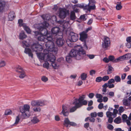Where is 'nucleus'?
<instances>
[{
	"mask_svg": "<svg viewBox=\"0 0 131 131\" xmlns=\"http://www.w3.org/2000/svg\"><path fill=\"white\" fill-rule=\"evenodd\" d=\"M63 115L65 116H67L69 114V113L67 111V107L65 105H63L62 106V112Z\"/></svg>",
	"mask_w": 131,
	"mask_h": 131,
	"instance_id": "nucleus-19",
	"label": "nucleus"
},
{
	"mask_svg": "<svg viewBox=\"0 0 131 131\" xmlns=\"http://www.w3.org/2000/svg\"><path fill=\"white\" fill-rule=\"evenodd\" d=\"M38 57L40 59L43 60L45 61H48L47 60L48 56H50V54H45L42 53H36Z\"/></svg>",
	"mask_w": 131,
	"mask_h": 131,
	"instance_id": "nucleus-12",
	"label": "nucleus"
},
{
	"mask_svg": "<svg viewBox=\"0 0 131 131\" xmlns=\"http://www.w3.org/2000/svg\"><path fill=\"white\" fill-rule=\"evenodd\" d=\"M95 5H91L88 4L85 6L84 10H87L88 11H90L91 10H94L95 9Z\"/></svg>",
	"mask_w": 131,
	"mask_h": 131,
	"instance_id": "nucleus-15",
	"label": "nucleus"
},
{
	"mask_svg": "<svg viewBox=\"0 0 131 131\" xmlns=\"http://www.w3.org/2000/svg\"><path fill=\"white\" fill-rule=\"evenodd\" d=\"M69 38V40L70 41L74 42L78 39V36L77 34L71 32L70 33Z\"/></svg>",
	"mask_w": 131,
	"mask_h": 131,
	"instance_id": "nucleus-10",
	"label": "nucleus"
},
{
	"mask_svg": "<svg viewBox=\"0 0 131 131\" xmlns=\"http://www.w3.org/2000/svg\"><path fill=\"white\" fill-rule=\"evenodd\" d=\"M127 116L125 114H123L122 116V118L123 121L124 122L126 120H127Z\"/></svg>",
	"mask_w": 131,
	"mask_h": 131,
	"instance_id": "nucleus-47",
	"label": "nucleus"
},
{
	"mask_svg": "<svg viewBox=\"0 0 131 131\" xmlns=\"http://www.w3.org/2000/svg\"><path fill=\"white\" fill-rule=\"evenodd\" d=\"M25 53L28 54L29 57H30L31 58H33V54L32 53V51L29 48H25L24 51Z\"/></svg>",
	"mask_w": 131,
	"mask_h": 131,
	"instance_id": "nucleus-16",
	"label": "nucleus"
},
{
	"mask_svg": "<svg viewBox=\"0 0 131 131\" xmlns=\"http://www.w3.org/2000/svg\"><path fill=\"white\" fill-rule=\"evenodd\" d=\"M115 82V80L114 79H110L108 81V83L109 84H112L114 83Z\"/></svg>",
	"mask_w": 131,
	"mask_h": 131,
	"instance_id": "nucleus-56",
	"label": "nucleus"
},
{
	"mask_svg": "<svg viewBox=\"0 0 131 131\" xmlns=\"http://www.w3.org/2000/svg\"><path fill=\"white\" fill-rule=\"evenodd\" d=\"M46 41L48 40V41L46 42L45 44L46 48L48 50L52 51L54 49L55 46L54 43L51 41H53L54 40H53L51 36H46Z\"/></svg>",
	"mask_w": 131,
	"mask_h": 131,
	"instance_id": "nucleus-6",
	"label": "nucleus"
},
{
	"mask_svg": "<svg viewBox=\"0 0 131 131\" xmlns=\"http://www.w3.org/2000/svg\"><path fill=\"white\" fill-rule=\"evenodd\" d=\"M49 25V24L46 21H44L39 24L38 29L41 32V35L38 36V40L40 41H46V35H48V32L46 28Z\"/></svg>",
	"mask_w": 131,
	"mask_h": 131,
	"instance_id": "nucleus-2",
	"label": "nucleus"
},
{
	"mask_svg": "<svg viewBox=\"0 0 131 131\" xmlns=\"http://www.w3.org/2000/svg\"><path fill=\"white\" fill-rule=\"evenodd\" d=\"M6 63L4 60H1L0 61V67H3L5 66Z\"/></svg>",
	"mask_w": 131,
	"mask_h": 131,
	"instance_id": "nucleus-37",
	"label": "nucleus"
},
{
	"mask_svg": "<svg viewBox=\"0 0 131 131\" xmlns=\"http://www.w3.org/2000/svg\"><path fill=\"white\" fill-rule=\"evenodd\" d=\"M66 61L68 62H70L71 61V59L70 57V56H66Z\"/></svg>",
	"mask_w": 131,
	"mask_h": 131,
	"instance_id": "nucleus-57",
	"label": "nucleus"
},
{
	"mask_svg": "<svg viewBox=\"0 0 131 131\" xmlns=\"http://www.w3.org/2000/svg\"><path fill=\"white\" fill-rule=\"evenodd\" d=\"M8 17L10 20H12L15 17L14 12L13 11L10 12L9 14Z\"/></svg>",
	"mask_w": 131,
	"mask_h": 131,
	"instance_id": "nucleus-21",
	"label": "nucleus"
},
{
	"mask_svg": "<svg viewBox=\"0 0 131 131\" xmlns=\"http://www.w3.org/2000/svg\"><path fill=\"white\" fill-rule=\"evenodd\" d=\"M122 5L121 2H118L116 3V8L117 10H120L122 9Z\"/></svg>",
	"mask_w": 131,
	"mask_h": 131,
	"instance_id": "nucleus-23",
	"label": "nucleus"
},
{
	"mask_svg": "<svg viewBox=\"0 0 131 131\" xmlns=\"http://www.w3.org/2000/svg\"><path fill=\"white\" fill-rule=\"evenodd\" d=\"M106 115L107 117H111V116L112 115H113V114L112 112L110 111H107L106 112Z\"/></svg>",
	"mask_w": 131,
	"mask_h": 131,
	"instance_id": "nucleus-39",
	"label": "nucleus"
},
{
	"mask_svg": "<svg viewBox=\"0 0 131 131\" xmlns=\"http://www.w3.org/2000/svg\"><path fill=\"white\" fill-rule=\"evenodd\" d=\"M27 37V36L25 34L24 32L23 31H22L20 33L19 36V38L20 39L23 40L25 38Z\"/></svg>",
	"mask_w": 131,
	"mask_h": 131,
	"instance_id": "nucleus-24",
	"label": "nucleus"
},
{
	"mask_svg": "<svg viewBox=\"0 0 131 131\" xmlns=\"http://www.w3.org/2000/svg\"><path fill=\"white\" fill-rule=\"evenodd\" d=\"M118 110H117L116 109H114L113 110V117H115L116 116V114L118 113Z\"/></svg>",
	"mask_w": 131,
	"mask_h": 131,
	"instance_id": "nucleus-51",
	"label": "nucleus"
},
{
	"mask_svg": "<svg viewBox=\"0 0 131 131\" xmlns=\"http://www.w3.org/2000/svg\"><path fill=\"white\" fill-rule=\"evenodd\" d=\"M41 80L45 82L48 81V79L46 76H43L42 77Z\"/></svg>",
	"mask_w": 131,
	"mask_h": 131,
	"instance_id": "nucleus-46",
	"label": "nucleus"
},
{
	"mask_svg": "<svg viewBox=\"0 0 131 131\" xmlns=\"http://www.w3.org/2000/svg\"><path fill=\"white\" fill-rule=\"evenodd\" d=\"M102 80V78L101 77H99L96 79V81L97 82H100Z\"/></svg>",
	"mask_w": 131,
	"mask_h": 131,
	"instance_id": "nucleus-53",
	"label": "nucleus"
},
{
	"mask_svg": "<svg viewBox=\"0 0 131 131\" xmlns=\"http://www.w3.org/2000/svg\"><path fill=\"white\" fill-rule=\"evenodd\" d=\"M30 47L33 51L36 52L41 51L43 49L42 46L37 43H33L31 46Z\"/></svg>",
	"mask_w": 131,
	"mask_h": 131,
	"instance_id": "nucleus-8",
	"label": "nucleus"
},
{
	"mask_svg": "<svg viewBox=\"0 0 131 131\" xmlns=\"http://www.w3.org/2000/svg\"><path fill=\"white\" fill-rule=\"evenodd\" d=\"M108 95L111 97H112L114 96V93L113 92H110L108 93Z\"/></svg>",
	"mask_w": 131,
	"mask_h": 131,
	"instance_id": "nucleus-61",
	"label": "nucleus"
},
{
	"mask_svg": "<svg viewBox=\"0 0 131 131\" xmlns=\"http://www.w3.org/2000/svg\"><path fill=\"white\" fill-rule=\"evenodd\" d=\"M31 121L34 123H36L39 121V120L36 117H34L31 120Z\"/></svg>",
	"mask_w": 131,
	"mask_h": 131,
	"instance_id": "nucleus-40",
	"label": "nucleus"
},
{
	"mask_svg": "<svg viewBox=\"0 0 131 131\" xmlns=\"http://www.w3.org/2000/svg\"><path fill=\"white\" fill-rule=\"evenodd\" d=\"M15 70L16 72L19 73V77L20 78H24L26 76L25 72L21 66H17L15 68Z\"/></svg>",
	"mask_w": 131,
	"mask_h": 131,
	"instance_id": "nucleus-7",
	"label": "nucleus"
},
{
	"mask_svg": "<svg viewBox=\"0 0 131 131\" xmlns=\"http://www.w3.org/2000/svg\"><path fill=\"white\" fill-rule=\"evenodd\" d=\"M51 31L53 34H57V27H56L53 28L52 29Z\"/></svg>",
	"mask_w": 131,
	"mask_h": 131,
	"instance_id": "nucleus-33",
	"label": "nucleus"
},
{
	"mask_svg": "<svg viewBox=\"0 0 131 131\" xmlns=\"http://www.w3.org/2000/svg\"><path fill=\"white\" fill-rule=\"evenodd\" d=\"M80 39L83 41L87 37L86 33L85 31H83L80 34Z\"/></svg>",
	"mask_w": 131,
	"mask_h": 131,
	"instance_id": "nucleus-17",
	"label": "nucleus"
},
{
	"mask_svg": "<svg viewBox=\"0 0 131 131\" xmlns=\"http://www.w3.org/2000/svg\"><path fill=\"white\" fill-rule=\"evenodd\" d=\"M87 77V74L86 73H83L81 75V78L83 80H85Z\"/></svg>",
	"mask_w": 131,
	"mask_h": 131,
	"instance_id": "nucleus-32",
	"label": "nucleus"
},
{
	"mask_svg": "<svg viewBox=\"0 0 131 131\" xmlns=\"http://www.w3.org/2000/svg\"><path fill=\"white\" fill-rule=\"evenodd\" d=\"M70 18L71 20H73L76 19V17L74 12L72 11L71 12Z\"/></svg>",
	"mask_w": 131,
	"mask_h": 131,
	"instance_id": "nucleus-29",
	"label": "nucleus"
},
{
	"mask_svg": "<svg viewBox=\"0 0 131 131\" xmlns=\"http://www.w3.org/2000/svg\"><path fill=\"white\" fill-rule=\"evenodd\" d=\"M5 2L3 0H0V13L3 12L4 10Z\"/></svg>",
	"mask_w": 131,
	"mask_h": 131,
	"instance_id": "nucleus-18",
	"label": "nucleus"
},
{
	"mask_svg": "<svg viewBox=\"0 0 131 131\" xmlns=\"http://www.w3.org/2000/svg\"><path fill=\"white\" fill-rule=\"evenodd\" d=\"M22 45L24 48L30 47V45L28 44L26 41H24L22 42Z\"/></svg>",
	"mask_w": 131,
	"mask_h": 131,
	"instance_id": "nucleus-35",
	"label": "nucleus"
},
{
	"mask_svg": "<svg viewBox=\"0 0 131 131\" xmlns=\"http://www.w3.org/2000/svg\"><path fill=\"white\" fill-rule=\"evenodd\" d=\"M18 23L20 26H22L23 27L24 25H26L25 24L23 23V20L21 19L18 20Z\"/></svg>",
	"mask_w": 131,
	"mask_h": 131,
	"instance_id": "nucleus-41",
	"label": "nucleus"
},
{
	"mask_svg": "<svg viewBox=\"0 0 131 131\" xmlns=\"http://www.w3.org/2000/svg\"><path fill=\"white\" fill-rule=\"evenodd\" d=\"M95 72L96 71L95 70H92L90 71V75H93L95 74Z\"/></svg>",
	"mask_w": 131,
	"mask_h": 131,
	"instance_id": "nucleus-59",
	"label": "nucleus"
},
{
	"mask_svg": "<svg viewBox=\"0 0 131 131\" xmlns=\"http://www.w3.org/2000/svg\"><path fill=\"white\" fill-rule=\"evenodd\" d=\"M74 7H75V8H83L84 9L85 6L82 3L81 4H78L74 5Z\"/></svg>",
	"mask_w": 131,
	"mask_h": 131,
	"instance_id": "nucleus-28",
	"label": "nucleus"
},
{
	"mask_svg": "<svg viewBox=\"0 0 131 131\" xmlns=\"http://www.w3.org/2000/svg\"><path fill=\"white\" fill-rule=\"evenodd\" d=\"M20 119V116L19 115H18L16 116L15 119V122L13 124V125H15L18 124Z\"/></svg>",
	"mask_w": 131,
	"mask_h": 131,
	"instance_id": "nucleus-26",
	"label": "nucleus"
},
{
	"mask_svg": "<svg viewBox=\"0 0 131 131\" xmlns=\"http://www.w3.org/2000/svg\"><path fill=\"white\" fill-rule=\"evenodd\" d=\"M62 36L60 38L58 37V46L60 47L62 46L64 42V41L62 39Z\"/></svg>",
	"mask_w": 131,
	"mask_h": 131,
	"instance_id": "nucleus-20",
	"label": "nucleus"
},
{
	"mask_svg": "<svg viewBox=\"0 0 131 131\" xmlns=\"http://www.w3.org/2000/svg\"><path fill=\"white\" fill-rule=\"evenodd\" d=\"M109 61H112L113 62H114L115 60L114 57L113 56H110L109 57Z\"/></svg>",
	"mask_w": 131,
	"mask_h": 131,
	"instance_id": "nucleus-43",
	"label": "nucleus"
},
{
	"mask_svg": "<svg viewBox=\"0 0 131 131\" xmlns=\"http://www.w3.org/2000/svg\"><path fill=\"white\" fill-rule=\"evenodd\" d=\"M126 41L127 42H131V36L126 38Z\"/></svg>",
	"mask_w": 131,
	"mask_h": 131,
	"instance_id": "nucleus-64",
	"label": "nucleus"
},
{
	"mask_svg": "<svg viewBox=\"0 0 131 131\" xmlns=\"http://www.w3.org/2000/svg\"><path fill=\"white\" fill-rule=\"evenodd\" d=\"M103 107V104L102 103H100L98 106V108L100 109H102Z\"/></svg>",
	"mask_w": 131,
	"mask_h": 131,
	"instance_id": "nucleus-62",
	"label": "nucleus"
},
{
	"mask_svg": "<svg viewBox=\"0 0 131 131\" xmlns=\"http://www.w3.org/2000/svg\"><path fill=\"white\" fill-rule=\"evenodd\" d=\"M113 70V68L111 66H109L108 67V69L107 70V74H109L111 73Z\"/></svg>",
	"mask_w": 131,
	"mask_h": 131,
	"instance_id": "nucleus-36",
	"label": "nucleus"
},
{
	"mask_svg": "<svg viewBox=\"0 0 131 131\" xmlns=\"http://www.w3.org/2000/svg\"><path fill=\"white\" fill-rule=\"evenodd\" d=\"M96 98L99 99L102 98L103 97L102 95L101 94L97 93L96 94Z\"/></svg>",
	"mask_w": 131,
	"mask_h": 131,
	"instance_id": "nucleus-60",
	"label": "nucleus"
},
{
	"mask_svg": "<svg viewBox=\"0 0 131 131\" xmlns=\"http://www.w3.org/2000/svg\"><path fill=\"white\" fill-rule=\"evenodd\" d=\"M47 103L46 102L41 100H34L31 102V104L32 106L34 107L32 108V110L35 112H39L41 108L38 106H43Z\"/></svg>",
	"mask_w": 131,
	"mask_h": 131,
	"instance_id": "nucleus-4",
	"label": "nucleus"
},
{
	"mask_svg": "<svg viewBox=\"0 0 131 131\" xmlns=\"http://www.w3.org/2000/svg\"><path fill=\"white\" fill-rule=\"evenodd\" d=\"M80 18L81 20L83 21H85L86 19V18H85V15H82L81 16Z\"/></svg>",
	"mask_w": 131,
	"mask_h": 131,
	"instance_id": "nucleus-54",
	"label": "nucleus"
},
{
	"mask_svg": "<svg viewBox=\"0 0 131 131\" xmlns=\"http://www.w3.org/2000/svg\"><path fill=\"white\" fill-rule=\"evenodd\" d=\"M85 97V95H83L80 96L78 99H75L72 103V104L75 105V106L70 108V112H73L75 111L77 108L81 107L83 105H87V101L86 100H84Z\"/></svg>",
	"mask_w": 131,
	"mask_h": 131,
	"instance_id": "nucleus-3",
	"label": "nucleus"
},
{
	"mask_svg": "<svg viewBox=\"0 0 131 131\" xmlns=\"http://www.w3.org/2000/svg\"><path fill=\"white\" fill-rule=\"evenodd\" d=\"M12 113V111L10 110H6L5 113V114L6 115H9Z\"/></svg>",
	"mask_w": 131,
	"mask_h": 131,
	"instance_id": "nucleus-42",
	"label": "nucleus"
},
{
	"mask_svg": "<svg viewBox=\"0 0 131 131\" xmlns=\"http://www.w3.org/2000/svg\"><path fill=\"white\" fill-rule=\"evenodd\" d=\"M43 67L44 68L48 69L49 68V63L47 62H46L43 64Z\"/></svg>",
	"mask_w": 131,
	"mask_h": 131,
	"instance_id": "nucleus-45",
	"label": "nucleus"
},
{
	"mask_svg": "<svg viewBox=\"0 0 131 131\" xmlns=\"http://www.w3.org/2000/svg\"><path fill=\"white\" fill-rule=\"evenodd\" d=\"M109 79V77L108 76H105L102 78V80L105 81L108 80Z\"/></svg>",
	"mask_w": 131,
	"mask_h": 131,
	"instance_id": "nucleus-49",
	"label": "nucleus"
},
{
	"mask_svg": "<svg viewBox=\"0 0 131 131\" xmlns=\"http://www.w3.org/2000/svg\"><path fill=\"white\" fill-rule=\"evenodd\" d=\"M86 56L84 58H83V59L85 58H86L87 57H88L90 59H92L94 57V56L93 54H86Z\"/></svg>",
	"mask_w": 131,
	"mask_h": 131,
	"instance_id": "nucleus-44",
	"label": "nucleus"
},
{
	"mask_svg": "<svg viewBox=\"0 0 131 131\" xmlns=\"http://www.w3.org/2000/svg\"><path fill=\"white\" fill-rule=\"evenodd\" d=\"M124 57H125L124 55L121 56L117 59H115L114 61L117 62L120 61H123L125 60Z\"/></svg>",
	"mask_w": 131,
	"mask_h": 131,
	"instance_id": "nucleus-25",
	"label": "nucleus"
},
{
	"mask_svg": "<svg viewBox=\"0 0 131 131\" xmlns=\"http://www.w3.org/2000/svg\"><path fill=\"white\" fill-rule=\"evenodd\" d=\"M107 128L110 130H112L113 129L114 127L111 124H108L107 127Z\"/></svg>",
	"mask_w": 131,
	"mask_h": 131,
	"instance_id": "nucleus-55",
	"label": "nucleus"
},
{
	"mask_svg": "<svg viewBox=\"0 0 131 131\" xmlns=\"http://www.w3.org/2000/svg\"><path fill=\"white\" fill-rule=\"evenodd\" d=\"M96 3V1L94 0H89V4L91 5H95Z\"/></svg>",
	"mask_w": 131,
	"mask_h": 131,
	"instance_id": "nucleus-48",
	"label": "nucleus"
},
{
	"mask_svg": "<svg viewBox=\"0 0 131 131\" xmlns=\"http://www.w3.org/2000/svg\"><path fill=\"white\" fill-rule=\"evenodd\" d=\"M124 111V109L122 106H120L118 109V111L119 113H122Z\"/></svg>",
	"mask_w": 131,
	"mask_h": 131,
	"instance_id": "nucleus-52",
	"label": "nucleus"
},
{
	"mask_svg": "<svg viewBox=\"0 0 131 131\" xmlns=\"http://www.w3.org/2000/svg\"><path fill=\"white\" fill-rule=\"evenodd\" d=\"M114 122L117 124L120 123L121 122V119L119 116L116 117L114 120Z\"/></svg>",
	"mask_w": 131,
	"mask_h": 131,
	"instance_id": "nucleus-31",
	"label": "nucleus"
},
{
	"mask_svg": "<svg viewBox=\"0 0 131 131\" xmlns=\"http://www.w3.org/2000/svg\"><path fill=\"white\" fill-rule=\"evenodd\" d=\"M97 115L99 117H102L103 116V112H99L97 113Z\"/></svg>",
	"mask_w": 131,
	"mask_h": 131,
	"instance_id": "nucleus-58",
	"label": "nucleus"
},
{
	"mask_svg": "<svg viewBox=\"0 0 131 131\" xmlns=\"http://www.w3.org/2000/svg\"><path fill=\"white\" fill-rule=\"evenodd\" d=\"M104 42L102 43V47L103 48H106L109 46L110 41L109 38L105 37L104 38Z\"/></svg>",
	"mask_w": 131,
	"mask_h": 131,
	"instance_id": "nucleus-13",
	"label": "nucleus"
},
{
	"mask_svg": "<svg viewBox=\"0 0 131 131\" xmlns=\"http://www.w3.org/2000/svg\"><path fill=\"white\" fill-rule=\"evenodd\" d=\"M114 80L117 82H120L121 81V79L120 77L118 76H116L114 78Z\"/></svg>",
	"mask_w": 131,
	"mask_h": 131,
	"instance_id": "nucleus-34",
	"label": "nucleus"
},
{
	"mask_svg": "<svg viewBox=\"0 0 131 131\" xmlns=\"http://www.w3.org/2000/svg\"><path fill=\"white\" fill-rule=\"evenodd\" d=\"M41 17L44 20H48L50 18V15L48 14L44 15H42Z\"/></svg>",
	"mask_w": 131,
	"mask_h": 131,
	"instance_id": "nucleus-27",
	"label": "nucleus"
},
{
	"mask_svg": "<svg viewBox=\"0 0 131 131\" xmlns=\"http://www.w3.org/2000/svg\"><path fill=\"white\" fill-rule=\"evenodd\" d=\"M30 106L27 104H25L20 107L19 109L21 113V116L23 118H26L31 115L30 111Z\"/></svg>",
	"mask_w": 131,
	"mask_h": 131,
	"instance_id": "nucleus-5",
	"label": "nucleus"
},
{
	"mask_svg": "<svg viewBox=\"0 0 131 131\" xmlns=\"http://www.w3.org/2000/svg\"><path fill=\"white\" fill-rule=\"evenodd\" d=\"M71 57H75L77 60H79L84 58L86 56V51L81 46L78 45L75 49L72 50L69 54Z\"/></svg>",
	"mask_w": 131,
	"mask_h": 131,
	"instance_id": "nucleus-1",
	"label": "nucleus"
},
{
	"mask_svg": "<svg viewBox=\"0 0 131 131\" xmlns=\"http://www.w3.org/2000/svg\"><path fill=\"white\" fill-rule=\"evenodd\" d=\"M90 115L93 117H96L97 116V113L95 112H92L91 113Z\"/></svg>",
	"mask_w": 131,
	"mask_h": 131,
	"instance_id": "nucleus-50",
	"label": "nucleus"
},
{
	"mask_svg": "<svg viewBox=\"0 0 131 131\" xmlns=\"http://www.w3.org/2000/svg\"><path fill=\"white\" fill-rule=\"evenodd\" d=\"M59 10L60 11L59 16L60 18H65L66 15L68 14V10L65 9L59 8Z\"/></svg>",
	"mask_w": 131,
	"mask_h": 131,
	"instance_id": "nucleus-11",
	"label": "nucleus"
},
{
	"mask_svg": "<svg viewBox=\"0 0 131 131\" xmlns=\"http://www.w3.org/2000/svg\"><path fill=\"white\" fill-rule=\"evenodd\" d=\"M24 30L26 31L27 33L30 34L31 32V30L30 28L27 26L26 25H24L23 27Z\"/></svg>",
	"mask_w": 131,
	"mask_h": 131,
	"instance_id": "nucleus-30",
	"label": "nucleus"
},
{
	"mask_svg": "<svg viewBox=\"0 0 131 131\" xmlns=\"http://www.w3.org/2000/svg\"><path fill=\"white\" fill-rule=\"evenodd\" d=\"M55 60V56L51 53H50V56H48L47 60L48 61H50L52 62L51 64L53 68L54 69H57V64L54 62Z\"/></svg>",
	"mask_w": 131,
	"mask_h": 131,
	"instance_id": "nucleus-9",
	"label": "nucleus"
},
{
	"mask_svg": "<svg viewBox=\"0 0 131 131\" xmlns=\"http://www.w3.org/2000/svg\"><path fill=\"white\" fill-rule=\"evenodd\" d=\"M123 104L125 106H129L130 105V102L127 99H124L123 100Z\"/></svg>",
	"mask_w": 131,
	"mask_h": 131,
	"instance_id": "nucleus-22",
	"label": "nucleus"
},
{
	"mask_svg": "<svg viewBox=\"0 0 131 131\" xmlns=\"http://www.w3.org/2000/svg\"><path fill=\"white\" fill-rule=\"evenodd\" d=\"M125 60L130 59L131 58V54L127 53L124 55Z\"/></svg>",
	"mask_w": 131,
	"mask_h": 131,
	"instance_id": "nucleus-38",
	"label": "nucleus"
},
{
	"mask_svg": "<svg viewBox=\"0 0 131 131\" xmlns=\"http://www.w3.org/2000/svg\"><path fill=\"white\" fill-rule=\"evenodd\" d=\"M64 125L66 127H68L69 125L72 126H74L77 125V124L73 122L70 121L68 118H65L64 121Z\"/></svg>",
	"mask_w": 131,
	"mask_h": 131,
	"instance_id": "nucleus-14",
	"label": "nucleus"
},
{
	"mask_svg": "<svg viewBox=\"0 0 131 131\" xmlns=\"http://www.w3.org/2000/svg\"><path fill=\"white\" fill-rule=\"evenodd\" d=\"M94 96V94L93 93H91L89 94V97L90 99H92Z\"/></svg>",
	"mask_w": 131,
	"mask_h": 131,
	"instance_id": "nucleus-63",
	"label": "nucleus"
}]
</instances>
